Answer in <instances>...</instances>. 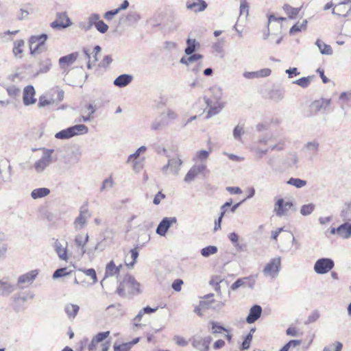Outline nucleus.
<instances>
[{
    "mask_svg": "<svg viewBox=\"0 0 351 351\" xmlns=\"http://www.w3.org/2000/svg\"><path fill=\"white\" fill-rule=\"evenodd\" d=\"M271 137H261L258 141V145L255 148L256 153L259 158H262L269 151L282 150L284 149V142L282 139H278L276 144L271 143Z\"/></svg>",
    "mask_w": 351,
    "mask_h": 351,
    "instance_id": "3",
    "label": "nucleus"
},
{
    "mask_svg": "<svg viewBox=\"0 0 351 351\" xmlns=\"http://www.w3.org/2000/svg\"><path fill=\"white\" fill-rule=\"evenodd\" d=\"M334 261L328 258H322L318 259L314 265V271L318 274H324L328 273L334 267Z\"/></svg>",
    "mask_w": 351,
    "mask_h": 351,
    "instance_id": "9",
    "label": "nucleus"
},
{
    "mask_svg": "<svg viewBox=\"0 0 351 351\" xmlns=\"http://www.w3.org/2000/svg\"><path fill=\"white\" fill-rule=\"evenodd\" d=\"M15 289V285L10 283L8 280H0V295L8 296Z\"/></svg>",
    "mask_w": 351,
    "mask_h": 351,
    "instance_id": "22",
    "label": "nucleus"
},
{
    "mask_svg": "<svg viewBox=\"0 0 351 351\" xmlns=\"http://www.w3.org/2000/svg\"><path fill=\"white\" fill-rule=\"evenodd\" d=\"M331 99H324L321 98L319 99L314 101L311 105V108L315 112H318L322 110H326L330 104Z\"/></svg>",
    "mask_w": 351,
    "mask_h": 351,
    "instance_id": "24",
    "label": "nucleus"
},
{
    "mask_svg": "<svg viewBox=\"0 0 351 351\" xmlns=\"http://www.w3.org/2000/svg\"><path fill=\"white\" fill-rule=\"evenodd\" d=\"M315 209L314 204H308L303 205L300 208V213L303 216L310 215Z\"/></svg>",
    "mask_w": 351,
    "mask_h": 351,
    "instance_id": "46",
    "label": "nucleus"
},
{
    "mask_svg": "<svg viewBox=\"0 0 351 351\" xmlns=\"http://www.w3.org/2000/svg\"><path fill=\"white\" fill-rule=\"evenodd\" d=\"M79 310V306L73 304H67L64 308V311L69 319H74L76 317Z\"/></svg>",
    "mask_w": 351,
    "mask_h": 351,
    "instance_id": "35",
    "label": "nucleus"
},
{
    "mask_svg": "<svg viewBox=\"0 0 351 351\" xmlns=\"http://www.w3.org/2000/svg\"><path fill=\"white\" fill-rule=\"evenodd\" d=\"M339 100L343 101L341 105V108H343V104L351 102V91L341 93L339 95Z\"/></svg>",
    "mask_w": 351,
    "mask_h": 351,
    "instance_id": "58",
    "label": "nucleus"
},
{
    "mask_svg": "<svg viewBox=\"0 0 351 351\" xmlns=\"http://www.w3.org/2000/svg\"><path fill=\"white\" fill-rule=\"evenodd\" d=\"M72 25L71 19L68 16L66 12H58L56 14V19L53 21L50 26L56 29H65Z\"/></svg>",
    "mask_w": 351,
    "mask_h": 351,
    "instance_id": "10",
    "label": "nucleus"
},
{
    "mask_svg": "<svg viewBox=\"0 0 351 351\" xmlns=\"http://www.w3.org/2000/svg\"><path fill=\"white\" fill-rule=\"evenodd\" d=\"M133 76L130 74H122L118 76L113 82L114 86L123 88L132 82Z\"/></svg>",
    "mask_w": 351,
    "mask_h": 351,
    "instance_id": "26",
    "label": "nucleus"
},
{
    "mask_svg": "<svg viewBox=\"0 0 351 351\" xmlns=\"http://www.w3.org/2000/svg\"><path fill=\"white\" fill-rule=\"evenodd\" d=\"M183 161L180 156L176 154V157H173L168 160V162L162 167V171L167 174H172L177 176L180 171Z\"/></svg>",
    "mask_w": 351,
    "mask_h": 351,
    "instance_id": "7",
    "label": "nucleus"
},
{
    "mask_svg": "<svg viewBox=\"0 0 351 351\" xmlns=\"http://www.w3.org/2000/svg\"><path fill=\"white\" fill-rule=\"evenodd\" d=\"M140 285L131 275H125L117 289V293L122 297L140 293Z\"/></svg>",
    "mask_w": 351,
    "mask_h": 351,
    "instance_id": "2",
    "label": "nucleus"
},
{
    "mask_svg": "<svg viewBox=\"0 0 351 351\" xmlns=\"http://www.w3.org/2000/svg\"><path fill=\"white\" fill-rule=\"evenodd\" d=\"M206 169V165L204 162L195 163L189 169L188 173L184 177L186 182H192L197 176L202 173Z\"/></svg>",
    "mask_w": 351,
    "mask_h": 351,
    "instance_id": "14",
    "label": "nucleus"
},
{
    "mask_svg": "<svg viewBox=\"0 0 351 351\" xmlns=\"http://www.w3.org/2000/svg\"><path fill=\"white\" fill-rule=\"evenodd\" d=\"M204 99L207 104V106L209 107V110H208L207 113L208 118L211 117L219 112L221 109V107L219 106V105H216L215 102L213 103V101L206 97H204Z\"/></svg>",
    "mask_w": 351,
    "mask_h": 351,
    "instance_id": "29",
    "label": "nucleus"
},
{
    "mask_svg": "<svg viewBox=\"0 0 351 351\" xmlns=\"http://www.w3.org/2000/svg\"><path fill=\"white\" fill-rule=\"evenodd\" d=\"M262 308L259 305H254L250 310L249 315L246 318V322L248 324L255 322L261 315Z\"/></svg>",
    "mask_w": 351,
    "mask_h": 351,
    "instance_id": "23",
    "label": "nucleus"
},
{
    "mask_svg": "<svg viewBox=\"0 0 351 351\" xmlns=\"http://www.w3.org/2000/svg\"><path fill=\"white\" fill-rule=\"evenodd\" d=\"M51 66V60L48 58L41 61L40 62L39 72L41 73H45L48 72Z\"/></svg>",
    "mask_w": 351,
    "mask_h": 351,
    "instance_id": "49",
    "label": "nucleus"
},
{
    "mask_svg": "<svg viewBox=\"0 0 351 351\" xmlns=\"http://www.w3.org/2000/svg\"><path fill=\"white\" fill-rule=\"evenodd\" d=\"M36 91L33 86L28 85L24 88L23 101L25 106H29L35 104Z\"/></svg>",
    "mask_w": 351,
    "mask_h": 351,
    "instance_id": "16",
    "label": "nucleus"
},
{
    "mask_svg": "<svg viewBox=\"0 0 351 351\" xmlns=\"http://www.w3.org/2000/svg\"><path fill=\"white\" fill-rule=\"evenodd\" d=\"M130 344L128 343L114 346V351H130Z\"/></svg>",
    "mask_w": 351,
    "mask_h": 351,
    "instance_id": "64",
    "label": "nucleus"
},
{
    "mask_svg": "<svg viewBox=\"0 0 351 351\" xmlns=\"http://www.w3.org/2000/svg\"><path fill=\"white\" fill-rule=\"evenodd\" d=\"M313 76L303 77L293 82V84L300 86L302 88H307L311 84Z\"/></svg>",
    "mask_w": 351,
    "mask_h": 351,
    "instance_id": "41",
    "label": "nucleus"
},
{
    "mask_svg": "<svg viewBox=\"0 0 351 351\" xmlns=\"http://www.w3.org/2000/svg\"><path fill=\"white\" fill-rule=\"evenodd\" d=\"M212 339L210 336L193 337L191 340L192 346L198 351H209V346Z\"/></svg>",
    "mask_w": 351,
    "mask_h": 351,
    "instance_id": "13",
    "label": "nucleus"
},
{
    "mask_svg": "<svg viewBox=\"0 0 351 351\" xmlns=\"http://www.w3.org/2000/svg\"><path fill=\"white\" fill-rule=\"evenodd\" d=\"M88 241V234H86L85 236H83L82 234H77L75 238V243L77 247H80L82 254L86 252L85 245Z\"/></svg>",
    "mask_w": 351,
    "mask_h": 351,
    "instance_id": "33",
    "label": "nucleus"
},
{
    "mask_svg": "<svg viewBox=\"0 0 351 351\" xmlns=\"http://www.w3.org/2000/svg\"><path fill=\"white\" fill-rule=\"evenodd\" d=\"M292 206L291 202H285L283 199H280L275 204L274 211L278 217L285 216Z\"/></svg>",
    "mask_w": 351,
    "mask_h": 351,
    "instance_id": "17",
    "label": "nucleus"
},
{
    "mask_svg": "<svg viewBox=\"0 0 351 351\" xmlns=\"http://www.w3.org/2000/svg\"><path fill=\"white\" fill-rule=\"evenodd\" d=\"M319 144L317 141L314 140L310 142H308L305 145L304 148L309 152L312 153L313 154H316L318 149H319Z\"/></svg>",
    "mask_w": 351,
    "mask_h": 351,
    "instance_id": "43",
    "label": "nucleus"
},
{
    "mask_svg": "<svg viewBox=\"0 0 351 351\" xmlns=\"http://www.w3.org/2000/svg\"><path fill=\"white\" fill-rule=\"evenodd\" d=\"M173 341L180 346L185 347L188 345V341L184 337L179 335L174 336Z\"/></svg>",
    "mask_w": 351,
    "mask_h": 351,
    "instance_id": "61",
    "label": "nucleus"
},
{
    "mask_svg": "<svg viewBox=\"0 0 351 351\" xmlns=\"http://www.w3.org/2000/svg\"><path fill=\"white\" fill-rule=\"evenodd\" d=\"M110 331H106V332H98L96 335H95L89 345L88 346V351H95L97 347V345L99 343H101V351H108L110 347V341H106L105 342H103L106 338H108L110 335Z\"/></svg>",
    "mask_w": 351,
    "mask_h": 351,
    "instance_id": "5",
    "label": "nucleus"
},
{
    "mask_svg": "<svg viewBox=\"0 0 351 351\" xmlns=\"http://www.w3.org/2000/svg\"><path fill=\"white\" fill-rule=\"evenodd\" d=\"M315 45L318 47L319 52L323 55L330 56L333 53L332 47L329 45L324 43L320 39L316 40Z\"/></svg>",
    "mask_w": 351,
    "mask_h": 351,
    "instance_id": "31",
    "label": "nucleus"
},
{
    "mask_svg": "<svg viewBox=\"0 0 351 351\" xmlns=\"http://www.w3.org/2000/svg\"><path fill=\"white\" fill-rule=\"evenodd\" d=\"M25 45V42L23 40L20 39L17 40L14 43V47H13V53L16 58H21L22 53H23V47Z\"/></svg>",
    "mask_w": 351,
    "mask_h": 351,
    "instance_id": "40",
    "label": "nucleus"
},
{
    "mask_svg": "<svg viewBox=\"0 0 351 351\" xmlns=\"http://www.w3.org/2000/svg\"><path fill=\"white\" fill-rule=\"evenodd\" d=\"M320 317L319 313L318 311H313L307 317L306 321L305 322V324H309L313 322H315Z\"/></svg>",
    "mask_w": 351,
    "mask_h": 351,
    "instance_id": "57",
    "label": "nucleus"
},
{
    "mask_svg": "<svg viewBox=\"0 0 351 351\" xmlns=\"http://www.w3.org/2000/svg\"><path fill=\"white\" fill-rule=\"evenodd\" d=\"M351 12V0H345L335 5L332 14L339 16H346Z\"/></svg>",
    "mask_w": 351,
    "mask_h": 351,
    "instance_id": "15",
    "label": "nucleus"
},
{
    "mask_svg": "<svg viewBox=\"0 0 351 351\" xmlns=\"http://www.w3.org/2000/svg\"><path fill=\"white\" fill-rule=\"evenodd\" d=\"M54 103V100L53 98H47L45 95H41L39 97L38 103V107L41 108H44L47 106L51 105Z\"/></svg>",
    "mask_w": 351,
    "mask_h": 351,
    "instance_id": "48",
    "label": "nucleus"
},
{
    "mask_svg": "<svg viewBox=\"0 0 351 351\" xmlns=\"http://www.w3.org/2000/svg\"><path fill=\"white\" fill-rule=\"evenodd\" d=\"M147 147L145 146H141L134 153L130 154L129 158V161H133L134 159L136 158H144L145 157L143 156V154L146 152Z\"/></svg>",
    "mask_w": 351,
    "mask_h": 351,
    "instance_id": "42",
    "label": "nucleus"
},
{
    "mask_svg": "<svg viewBox=\"0 0 351 351\" xmlns=\"http://www.w3.org/2000/svg\"><path fill=\"white\" fill-rule=\"evenodd\" d=\"M145 221V217L143 215L133 216L128 221L126 232H129L132 230L133 226L134 227V233L138 234L137 243L140 245H143L150 239V234L147 232L148 228L152 225V222H147L146 224H142Z\"/></svg>",
    "mask_w": 351,
    "mask_h": 351,
    "instance_id": "1",
    "label": "nucleus"
},
{
    "mask_svg": "<svg viewBox=\"0 0 351 351\" xmlns=\"http://www.w3.org/2000/svg\"><path fill=\"white\" fill-rule=\"evenodd\" d=\"M96 29L100 32L101 34H105L108 32L109 27L107 24H106L102 20L99 19L98 21L95 24Z\"/></svg>",
    "mask_w": 351,
    "mask_h": 351,
    "instance_id": "53",
    "label": "nucleus"
},
{
    "mask_svg": "<svg viewBox=\"0 0 351 351\" xmlns=\"http://www.w3.org/2000/svg\"><path fill=\"white\" fill-rule=\"evenodd\" d=\"M53 152L54 149H43L41 158L34 165V169L36 173H40L43 172L47 167L57 160L56 157L53 156Z\"/></svg>",
    "mask_w": 351,
    "mask_h": 351,
    "instance_id": "4",
    "label": "nucleus"
},
{
    "mask_svg": "<svg viewBox=\"0 0 351 351\" xmlns=\"http://www.w3.org/2000/svg\"><path fill=\"white\" fill-rule=\"evenodd\" d=\"M217 251L218 249L216 246L209 245L201 250V254L204 257H208L216 254Z\"/></svg>",
    "mask_w": 351,
    "mask_h": 351,
    "instance_id": "45",
    "label": "nucleus"
},
{
    "mask_svg": "<svg viewBox=\"0 0 351 351\" xmlns=\"http://www.w3.org/2000/svg\"><path fill=\"white\" fill-rule=\"evenodd\" d=\"M245 15L248 14V5L246 2V0H241L240 4V15Z\"/></svg>",
    "mask_w": 351,
    "mask_h": 351,
    "instance_id": "63",
    "label": "nucleus"
},
{
    "mask_svg": "<svg viewBox=\"0 0 351 351\" xmlns=\"http://www.w3.org/2000/svg\"><path fill=\"white\" fill-rule=\"evenodd\" d=\"M158 113L160 114L158 117V126L167 125L178 117L177 113L169 108H165Z\"/></svg>",
    "mask_w": 351,
    "mask_h": 351,
    "instance_id": "12",
    "label": "nucleus"
},
{
    "mask_svg": "<svg viewBox=\"0 0 351 351\" xmlns=\"http://www.w3.org/2000/svg\"><path fill=\"white\" fill-rule=\"evenodd\" d=\"M99 17V15L97 13H92L90 15L88 16V17L87 18V21L91 28L93 26L95 27V24L98 21Z\"/></svg>",
    "mask_w": 351,
    "mask_h": 351,
    "instance_id": "59",
    "label": "nucleus"
},
{
    "mask_svg": "<svg viewBox=\"0 0 351 351\" xmlns=\"http://www.w3.org/2000/svg\"><path fill=\"white\" fill-rule=\"evenodd\" d=\"M287 184L294 186L297 189H301L306 185V181L300 178H291L287 181Z\"/></svg>",
    "mask_w": 351,
    "mask_h": 351,
    "instance_id": "44",
    "label": "nucleus"
},
{
    "mask_svg": "<svg viewBox=\"0 0 351 351\" xmlns=\"http://www.w3.org/2000/svg\"><path fill=\"white\" fill-rule=\"evenodd\" d=\"M206 7V3L203 0H189L186 2V8L194 12H202Z\"/></svg>",
    "mask_w": 351,
    "mask_h": 351,
    "instance_id": "21",
    "label": "nucleus"
},
{
    "mask_svg": "<svg viewBox=\"0 0 351 351\" xmlns=\"http://www.w3.org/2000/svg\"><path fill=\"white\" fill-rule=\"evenodd\" d=\"M72 137L76 135L85 134L88 132V128L84 124H77L69 127Z\"/></svg>",
    "mask_w": 351,
    "mask_h": 351,
    "instance_id": "32",
    "label": "nucleus"
},
{
    "mask_svg": "<svg viewBox=\"0 0 351 351\" xmlns=\"http://www.w3.org/2000/svg\"><path fill=\"white\" fill-rule=\"evenodd\" d=\"M307 21L304 20L301 24L296 23L295 24L289 31L291 34H293L296 32H300L302 29H305L306 27Z\"/></svg>",
    "mask_w": 351,
    "mask_h": 351,
    "instance_id": "55",
    "label": "nucleus"
},
{
    "mask_svg": "<svg viewBox=\"0 0 351 351\" xmlns=\"http://www.w3.org/2000/svg\"><path fill=\"white\" fill-rule=\"evenodd\" d=\"M187 47L185 48L184 52L186 55H191L193 53L197 47H199V43L195 39L188 38L186 40Z\"/></svg>",
    "mask_w": 351,
    "mask_h": 351,
    "instance_id": "38",
    "label": "nucleus"
},
{
    "mask_svg": "<svg viewBox=\"0 0 351 351\" xmlns=\"http://www.w3.org/2000/svg\"><path fill=\"white\" fill-rule=\"evenodd\" d=\"M244 134V130L242 126L237 125L233 130V136L236 140H241V135Z\"/></svg>",
    "mask_w": 351,
    "mask_h": 351,
    "instance_id": "60",
    "label": "nucleus"
},
{
    "mask_svg": "<svg viewBox=\"0 0 351 351\" xmlns=\"http://www.w3.org/2000/svg\"><path fill=\"white\" fill-rule=\"evenodd\" d=\"M70 274V271H68V269L66 267L60 268L56 269L53 274V278L54 279L59 278L63 276H66Z\"/></svg>",
    "mask_w": 351,
    "mask_h": 351,
    "instance_id": "56",
    "label": "nucleus"
},
{
    "mask_svg": "<svg viewBox=\"0 0 351 351\" xmlns=\"http://www.w3.org/2000/svg\"><path fill=\"white\" fill-rule=\"evenodd\" d=\"M50 193V190L48 188L43 187L34 189L31 192V197L34 199L46 197Z\"/></svg>",
    "mask_w": 351,
    "mask_h": 351,
    "instance_id": "34",
    "label": "nucleus"
},
{
    "mask_svg": "<svg viewBox=\"0 0 351 351\" xmlns=\"http://www.w3.org/2000/svg\"><path fill=\"white\" fill-rule=\"evenodd\" d=\"M90 217V213L86 206H83L80 208V214L75 218L73 222V226L75 230L82 229L86 224L88 219Z\"/></svg>",
    "mask_w": 351,
    "mask_h": 351,
    "instance_id": "11",
    "label": "nucleus"
},
{
    "mask_svg": "<svg viewBox=\"0 0 351 351\" xmlns=\"http://www.w3.org/2000/svg\"><path fill=\"white\" fill-rule=\"evenodd\" d=\"M113 185H114V180L112 178V177L110 176L109 178L105 179L103 181L101 186L100 188V191H108L113 187Z\"/></svg>",
    "mask_w": 351,
    "mask_h": 351,
    "instance_id": "50",
    "label": "nucleus"
},
{
    "mask_svg": "<svg viewBox=\"0 0 351 351\" xmlns=\"http://www.w3.org/2000/svg\"><path fill=\"white\" fill-rule=\"evenodd\" d=\"M341 216L344 221H351V202H348L346 204V208L342 210Z\"/></svg>",
    "mask_w": 351,
    "mask_h": 351,
    "instance_id": "47",
    "label": "nucleus"
},
{
    "mask_svg": "<svg viewBox=\"0 0 351 351\" xmlns=\"http://www.w3.org/2000/svg\"><path fill=\"white\" fill-rule=\"evenodd\" d=\"M67 242L62 243L58 240H56L54 242V249L56 252L58 254L59 258L66 261L69 258L67 255Z\"/></svg>",
    "mask_w": 351,
    "mask_h": 351,
    "instance_id": "19",
    "label": "nucleus"
},
{
    "mask_svg": "<svg viewBox=\"0 0 351 351\" xmlns=\"http://www.w3.org/2000/svg\"><path fill=\"white\" fill-rule=\"evenodd\" d=\"M55 137L58 139H67L72 137L69 128L62 130L55 134Z\"/></svg>",
    "mask_w": 351,
    "mask_h": 351,
    "instance_id": "52",
    "label": "nucleus"
},
{
    "mask_svg": "<svg viewBox=\"0 0 351 351\" xmlns=\"http://www.w3.org/2000/svg\"><path fill=\"white\" fill-rule=\"evenodd\" d=\"M83 52L84 53V55L86 56V58L88 59V62L87 64V67L88 69H91V64H95L97 60H98V58H97V55H96V53H94V56L93 57V60H90V53L88 49H83Z\"/></svg>",
    "mask_w": 351,
    "mask_h": 351,
    "instance_id": "54",
    "label": "nucleus"
},
{
    "mask_svg": "<svg viewBox=\"0 0 351 351\" xmlns=\"http://www.w3.org/2000/svg\"><path fill=\"white\" fill-rule=\"evenodd\" d=\"M283 10L288 14L289 18H293L296 16L300 11V8H292L288 4L284 5Z\"/></svg>",
    "mask_w": 351,
    "mask_h": 351,
    "instance_id": "51",
    "label": "nucleus"
},
{
    "mask_svg": "<svg viewBox=\"0 0 351 351\" xmlns=\"http://www.w3.org/2000/svg\"><path fill=\"white\" fill-rule=\"evenodd\" d=\"M339 237L347 239L351 237V223L346 221L339 226Z\"/></svg>",
    "mask_w": 351,
    "mask_h": 351,
    "instance_id": "30",
    "label": "nucleus"
},
{
    "mask_svg": "<svg viewBox=\"0 0 351 351\" xmlns=\"http://www.w3.org/2000/svg\"><path fill=\"white\" fill-rule=\"evenodd\" d=\"M123 265L120 264L117 266L113 261H110L106 267L105 278L112 277L118 275L122 268Z\"/></svg>",
    "mask_w": 351,
    "mask_h": 351,
    "instance_id": "25",
    "label": "nucleus"
},
{
    "mask_svg": "<svg viewBox=\"0 0 351 351\" xmlns=\"http://www.w3.org/2000/svg\"><path fill=\"white\" fill-rule=\"evenodd\" d=\"M130 258H131L132 261H130L128 256H125V263L128 267L132 268L134 265L136 261L138 256V251L137 248L135 247L134 249H132L130 251Z\"/></svg>",
    "mask_w": 351,
    "mask_h": 351,
    "instance_id": "37",
    "label": "nucleus"
},
{
    "mask_svg": "<svg viewBox=\"0 0 351 351\" xmlns=\"http://www.w3.org/2000/svg\"><path fill=\"white\" fill-rule=\"evenodd\" d=\"M212 332L213 334L221 333L223 331H227V329L220 326L217 322H212Z\"/></svg>",
    "mask_w": 351,
    "mask_h": 351,
    "instance_id": "62",
    "label": "nucleus"
},
{
    "mask_svg": "<svg viewBox=\"0 0 351 351\" xmlns=\"http://www.w3.org/2000/svg\"><path fill=\"white\" fill-rule=\"evenodd\" d=\"M144 160V158H136L133 161H129V158H128L126 163L130 165L135 172H139L143 168Z\"/></svg>",
    "mask_w": 351,
    "mask_h": 351,
    "instance_id": "39",
    "label": "nucleus"
},
{
    "mask_svg": "<svg viewBox=\"0 0 351 351\" xmlns=\"http://www.w3.org/2000/svg\"><path fill=\"white\" fill-rule=\"evenodd\" d=\"M78 53L75 52L69 55L61 57L59 59V64L62 69H64L65 66H69L72 64L77 58Z\"/></svg>",
    "mask_w": 351,
    "mask_h": 351,
    "instance_id": "27",
    "label": "nucleus"
},
{
    "mask_svg": "<svg viewBox=\"0 0 351 351\" xmlns=\"http://www.w3.org/2000/svg\"><path fill=\"white\" fill-rule=\"evenodd\" d=\"M38 274V271L37 269L32 270L26 274L21 275L18 278V284L19 285H31L33 281L36 279V276Z\"/></svg>",
    "mask_w": 351,
    "mask_h": 351,
    "instance_id": "20",
    "label": "nucleus"
},
{
    "mask_svg": "<svg viewBox=\"0 0 351 351\" xmlns=\"http://www.w3.org/2000/svg\"><path fill=\"white\" fill-rule=\"evenodd\" d=\"M152 313H154V308H152L149 306L143 308L138 312V313L136 315V316L134 318V319H133L134 325L136 327L141 326V324L140 323V322L141 321L142 318L145 315H147V314L150 315Z\"/></svg>",
    "mask_w": 351,
    "mask_h": 351,
    "instance_id": "28",
    "label": "nucleus"
},
{
    "mask_svg": "<svg viewBox=\"0 0 351 351\" xmlns=\"http://www.w3.org/2000/svg\"><path fill=\"white\" fill-rule=\"evenodd\" d=\"M176 222V217H165L158 224L156 228V233L160 236L165 235L170 226Z\"/></svg>",
    "mask_w": 351,
    "mask_h": 351,
    "instance_id": "18",
    "label": "nucleus"
},
{
    "mask_svg": "<svg viewBox=\"0 0 351 351\" xmlns=\"http://www.w3.org/2000/svg\"><path fill=\"white\" fill-rule=\"evenodd\" d=\"M210 151L200 150L196 152L193 158V161L196 163L204 162L208 159Z\"/></svg>",
    "mask_w": 351,
    "mask_h": 351,
    "instance_id": "36",
    "label": "nucleus"
},
{
    "mask_svg": "<svg viewBox=\"0 0 351 351\" xmlns=\"http://www.w3.org/2000/svg\"><path fill=\"white\" fill-rule=\"evenodd\" d=\"M281 259L280 257L272 258L263 270L265 276L275 278L278 276L280 269Z\"/></svg>",
    "mask_w": 351,
    "mask_h": 351,
    "instance_id": "8",
    "label": "nucleus"
},
{
    "mask_svg": "<svg viewBox=\"0 0 351 351\" xmlns=\"http://www.w3.org/2000/svg\"><path fill=\"white\" fill-rule=\"evenodd\" d=\"M48 36L42 34L38 36H32L29 40V50L31 54H38L45 51V43Z\"/></svg>",
    "mask_w": 351,
    "mask_h": 351,
    "instance_id": "6",
    "label": "nucleus"
}]
</instances>
